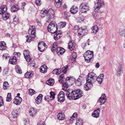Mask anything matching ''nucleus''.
<instances>
[{"mask_svg": "<svg viewBox=\"0 0 125 125\" xmlns=\"http://www.w3.org/2000/svg\"><path fill=\"white\" fill-rule=\"evenodd\" d=\"M95 73L93 72H90L87 75V77L86 78V81L90 82L93 83L94 82V79L96 76Z\"/></svg>", "mask_w": 125, "mask_h": 125, "instance_id": "obj_5", "label": "nucleus"}, {"mask_svg": "<svg viewBox=\"0 0 125 125\" xmlns=\"http://www.w3.org/2000/svg\"><path fill=\"white\" fill-rule=\"evenodd\" d=\"M75 46V44L74 42L73 41H72V40L70 41L69 42L68 44V46L69 48L71 51H72L73 50Z\"/></svg>", "mask_w": 125, "mask_h": 125, "instance_id": "obj_18", "label": "nucleus"}, {"mask_svg": "<svg viewBox=\"0 0 125 125\" xmlns=\"http://www.w3.org/2000/svg\"><path fill=\"white\" fill-rule=\"evenodd\" d=\"M57 116L58 119L60 120H63L64 118V115L62 113H59Z\"/></svg>", "mask_w": 125, "mask_h": 125, "instance_id": "obj_31", "label": "nucleus"}, {"mask_svg": "<svg viewBox=\"0 0 125 125\" xmlns=\"http://www.w3.org/2000/svg\"><path fill=\"white\" fill-rule=\"evenodd\" d=\"M24 75L25 77L30 78L33 76V72H27Z\"/></svg>", "mask_w": 125, "mask_h": 125, "instance_id": "obj_30", "label": "nucleus"}, {"mask_svg": "<svg viewBox=\"0 0 125 125\" xmlns=\"http://www.w3.org/2000/svg\"><path fill=\"white\" fill-rule=\"evenodd\" d=\"M66 24L65 22H61L58 24V26L59 28H61L64 27Z\"/></svg>", "mask_w": 125, "mask_h": 125, "instance_id": "obj_34", "label": "nucleus"}, {"mask_svg": "<svg viewBox=\"0 0 125 125\" xmlns=\"http://www.w3.org/2000/svg\"><path fill=\"white\" fill-rule=\"evenodd\" d=\"M65 93L62 91L60 92L59 93L58 96V100L60 102H63L65 100Z\"/></svg>", "mask_w": 125, "mask_h": 125, "instance_id": "obj_11", "label": "nucleus"}, {"mask_svg": "<svg viewBox=\"0 0 125 125\" xmlns=\"http://www.w3.org/2000/svg\"><path fill=\"white\" fill-rule=\"evenodd\" d=\"M74 119L73 117L72 116V117H69L68 118V120L71 123L72 122V121L73 120H74Z\"/></svg>", "mask_w": 125, "mask_h": 125, "instance_id": "obj_60", "label": "nucleus"}, {"mask_svg": "<svg viewBox=\"0 0 125 125\" xmlns=\"http://www.w3.org/2000/svg\"><path fill=\"white\" fill-rule=\"evenodd\" d=\"M20 68H18V69H16V72L18 73H22L21 70L20 69Z\"/></svg>", "mask_w": 125, "mask_h": 125, "instance_id": "obj_62", "label": "nucleus"}, {"mask_svg": "<svg viewBox=\"0 0 125 125\" xmlns=\"http://www.w3.org/2000/svg\"><path fill=\"white\" fill-rule=\"evenodd\" d=\"M14 56H13L17 58L19 57L20 55V53L19 52H15L14 53Z\"/></svg>", "mask_w": 125, "mask_h": 125, "instance_id": "obj_45", "label": "nucleus"}, {"mask_svg": "<svg viewBox=\"0 0 125 125\" xmlns=\"http://www.w3.org/2000/svg\"><path fill=\"white\" fill-rule=\"evenodd\" d=\"M60 71L61 70L60 69H55L53 70L52 73L53 74L58 75L61 73Z\"/></svg>", "mask_w": 125, "mask_h": 125, "instance_id": "obj_36", "label": "nucleus"}, {"mask_svg": "<svg viewBox=\"0 0 125 125\" xmlns=\"http://www.w3.org/2000/svg\"><path fill=\"white\" fill-rule=\"evenodd\" d=\"M4 105V102L2 97L0 96V107H1Z\"/></svg>", "mask_w": 125, "mask_h": 125, "instance_id": "obj_46", "label": "nucleus"}, {"mask_svg": "<svg viewBox=\"0 0 125 125\" xmlns=\"http://www.w3.org/2000/svg\"><path fill=\"white\" fill-rule=\"evenodd\" d=\"M29 91L28 93L29 94L31 95L35 94V92L34 90L31 89H29Z\"/></svg>", "mask_w": 125, "mask_h": 125, "instance_id": "obj_40", "label": "nucleus"}, {"mask_svg": "<svg viewBox=\"0 0 125 125\" xmlns=\"http://www.w3.org/2000/svg\"><path fill=\"white\" fill-rule=\"evenodd\" d=\"M78 7L75 5L73 6L70 9V12L73 14H75L78 11Z\"/></svg>", "mask_w": 125, "mask_h": 125, "instance_id": "obj_17", "label": "nucleus"}, {"mask_svg": "<svg viewBox=\"0 0 125 125\" xmlns=\"http://www.w3.org/2000/svg\"><path fill=\"white\" fill-rule=\"evenodd\" d=\"M104 4L102 0H98L97 2L95 3L94 8L95 11H97L100 8L104 6Z\"/></svg>", "mask_w": 125, "mask_h": 125, "instance_id": "obj_7", "label": "nucleus"}, {"mask_svg": "<svg viewBox=\"0 0 125 125\" xmlns=\"http://www.w3.org/2000/svg\"><path fill=\"white\" fill-rule=\"evenodd\" d=\"M44 99L47 101H49L50 100H52L50 95H47L45 96Z\"/></svg>", "mask_w": 125, "mask_h": 125, "instance_id": "obj_49", "label": "nucleus"}, {"mask_svg": "<svg viewBox=\"0 0 125 125\" xmlns=\"http://www.w3.org/2000/svg\"><path fill=\"white\" fill-rule=\"evenodd\" d=\"M7 10V6L6 5H2L0 8V14L5 13Z\"/></svg>", "mask_w": 125, "mask_h": 125, "instance_id": "obj_19", "label": "nucleus"}, {"mask_svg": "<svg viewBox=\"0 0 125 125\" xmlns=\"http://www.w3.org/2000/svg\"><path fill=\"white\" fill-rule=\"evenodd\" d=\"M19 10L18 6L17 5H13L11 8V11L13 12L17 11Z\"/></svg>", "mask_w": 125, "mask_h": 125, "instance_id": "obj_23", "label": "nucleus"}, {"mask_svg": "<svg viewBox=\"0 0 125 125\" xmlns=\"http://www.w3.org/2000/svg\"><path fill=\"white\" fill-rule=\"evenodd\" d=\"M98 26L96 25H95L93 26L92 28L93 32L95 34H96L98 32Z\"/></svg>", "mask_w": 125, "mask_h": 125, "instance_id": "obj_27", "label": "nucleus"}, {"mask_svg": "<svg viewBox=\"0 0 125 125\" xmlns=\"http://www.w3.org/2000/svg\"><path fill=\"white\" fill-rule=\"evenodd\" d=\"M2 14V17L4 20H6L10 16L9 13H6L5 14L4 13Z\"/></svg>", "mask_w": 125, "mask_h": 125, "instance_id": "obj_32", "label": "nucleus"}, {"mask_svg": "<svg viewBox=\"0 0 125 125\" xmlns=\"http://www.w3.org/2000/svg\"><path fill=\"white\" fill-rule=\"evenodd\" d=\"M41 13L47 16V17L48 18L49 20L53 19L54 17V11L52 9H50L47 10H46L42 11Z\"/></svg>", "mask_w": 125, "mask_h": 125, "instance_id": "obj_2", "label": "nucleus"}, {"mask_svg": "<svg viewBox=\"0 0 125 125\" xmlns=\"http://www.w3.org/2000/svg\"><path fill=\"white\" fill-rule=\"evenodd\" d=\"M35 103L37 104H39L41 102L42 100L39 99H37L36 98L35 100Z\"/></svg>", "mask_w": 125, "mask_h": 125, "instance_id": "obj_55", "label": "nucleus"}, {"mask_svg": "<svg viewBox=\"0 0 125 125\" xmlns=\"http://www.w3.org/2000/svg\"><path fill=\"white\" fill-rule=\"evenodd\" d=\"M119 34L121 36L125 37V29H123L120 30Z\"/></svg>", "mask_w": 125, "mask_h": 125, "instance_id": "obj_33", "label": "nucleus"}, {"mask_svg": "<svg viewBox=\"0 0 125 125\" xmlns=\"http://www.w3.org/2000/svg\"><path fill=\"white\" fill-rule=\"evenodd\" d=\"M12 114L13 117L14 118L15 117H17L18 116V114L14 112H12Z\"/></svg>", "mask_w": 125, "mask_h": 125, "instance_id": "obj_51", "label": "nucleus"}, {"mask_svg": "<svg viewBox=\"0 0 125 125\" xmlns=\"http://www.w3.org/2000/svg\"><path fill=\"white\" fill-rule=\"evenodd\" d=\"M106 99L105 94H102L98 100V101L100 103V104L101 105L104 104L106 102Z\"/></svg>", "mask_w": 125, "mask_h": 125, "instance_id": "obj_12", "label": "nucleus"}, {"mask_svg": "<svg viewBox=\"0 0 125 125\" xmlns=\"http://www.w3.org/2000/svg\"><path fill=\"white\" fill-rule=\"evenodd\" d=\"M84 86V89L86 91H88L90 89L91 87L92 86V83L90 82H87Z\"/></svg>", "mask_w": 125, "mask_h": 125, "instance_id": "obj_15", "label": "nucleus"}, {"mask_svg": "<svg viewBox=\"0 0 125 125\" xmlns=\"http://www.w3.org/2000/svg\"><path fill=\"white\" fill-rule=\"evenodd\" d=\"M62 0H55L54 4L57 8H59L60 7Z\"/></svg>", "mask_w": 125, "mask_h": 125, "instance_id": "obj_22", "label": "nucleus"}, {"mask_svg": "<svg viewBox=\"0 0 125 125\" xmlns=\"http://www.w3.org/2000/svg\"><path fill=\"white\" fill-rule=\"evenodd\" d=\"M7 48L6 44L4 42H0V50L3 51L6 50Z\"/></svg>", "mask_w": 125, "mask_h": 125, "instance_id": "obj_16", "label": "nucleus"}, {"mask_svg": "<svg viewBox=\"0 0 125 125\" xmlns=\"http://www.w3.org/2000/svg\"><path fill=\"white\" fill-rule=\"evenodd\" d=\"M88 31L86 29H83V32L81 33V35L82 36L85 35L87 32Z\"/></svg>", "mask_w": 125, "mask_h": 125, "instance_id": "obj_41", "label": "nucleus"}, {"mask_svg": "<svg viewBox=\"0 0 125 125\" xmlns=\"http://www.w3.org/2000/svg\"><path fill=\"white\" fill-rule=\"evenodd\" d=\"M62 36V35L60 33H56L55 34L54 36V39L55 40H57L59 39Z\"/></svg>", "mask_w": 125, "mask_h": 125, "instance_id": "obj_35", "label": "nucleus"}, {"mask_svg": "<svg viewBox=\"0 0 125 125\" xmlns=\"http://www.w3.org/2000/svg\"><path fill=\"white\" fill-rule=\"evenodd\" d=\"M38 49L39 51L41 52L44 51L47 48L45 43L43 42H39L38 43Z\"/></svg>", "mask_w": 125, "mask_h": 125, "instance_id": "obj_10", "label": "nucleus"}, {"mask_svg": "<svg viewBox=\"0 0 125 125\" xmlns=\"http://www.w3.org/2000/svg\"><path fill=\"white\" fill-rule=\"evenodd\" d=\"M24 57L27 56L29 55V52L28 50H25L23 53Z\"/></svg>", "mask_w": 125, "mask_h": 125, "instance_id": "obj_48", "label": "nucleus"}, {"mask_svg": "<svg viewBox=\"0 0 125 125\" xmlns=\"http://www.w3.org/2000/svg\"><path fill=\"white\" fill-rule=\"evenodd\" d=\"M26 37L28 39H27L26 40V41L27 42H30L31 41H32V39H31H31H30V40H29V39L30 38V36H28V35H27L26 36Z\"/></svg>", "mask_w": 125, "mask_h": 125, "instance_id": "obj_61", "label": "nucleus"}, {"mask_svg": "<svg viewBox=\"0 0 125 125\" xmlns=\"http://www.w3.org/2000/svg\"><path fill=\"white\" fill-rule=\"evenodd\" d=\"M36 110L34 108H31L29 111V113L30 116H33L36 114Z\"/></svg>", "mask_w": 125, "mask_h": 125, "instance_id": "obj_28", "label": "nucleus"}, {"mask_svg": "<svg viewBox=\"0 0 125 125\" xmlns=\"http://www.w3.org/2000/svg\"><path fill=\"white\" fill-rule=\"evenodd\" d=\"M47 66L45 65L41 66L40 69V72L43 73H44L46 72L47 70Z\"/></svg>", "mask_w": 125, "mask_h": 125, "instance_id": "obj_24", "label": "nucleus"}, {"mask_svg": "<svg viewBox=\"0 0 125 125\" xmlns=\"http://www.w3.org/2000/svg\"><path fill=\"white\" fill-rule=\"evenodd\" d=\"M89 7L87 4L83 3L80 6V11L82 13H86V11L89 10Z\"/></svg>", "mask_w": 125, "mask_h": 125, "instance_id": "obj_6", "label": "nucleus"}, {"mask_svg": "<svg viewBox=\"0 0 125 125\" xmlns=\"http://www.w3.org/2000/svg\"><path fill=\"white\" fill-rule=\"evenodd\" d=\"M74 100H76L82 96L83 95L81 90L80 89L73 91Z\"/></svg>", "mask_w": 125, "mask_h": 125, "instance_id": "obj_9", "label": "nucleus"}, {"mask_svg": "<svg viewBox=\"0 0 125 125\" xmlns=\"http://www.w3.org/2000/svg\"><path fill=\"white\" fill-rule=\"evenodd\" d=\"M26 3L25 2H23L22 3V5L21 7V9L22 10H23L24 8L26 5Z\"/></svg>", "mask_w": 125, "mask_h": 125, "instance_id": "obj_58", "label": "nucleus"}, {"mask_svg": "<svg viewBox=\"0 0 125 125\" xmlns=\"http://www.w3.org/2000/svg\"><path fill=\"white\" fill-rule=\"evenodd\" d=\"M8 83L7 82L4 83L3 84V88L4 89H6L7 87H8Z\"/></svg>", "mask_w": 125, "mask_h": 125, "instance_id": "obj_42", "label": "nucleus"}, {"mask_svg": "<svg viewBox=\"0 0 125 125\" xmlns=\"http://www.w3.org/2000/svg\"><path fill=\"white\" fill-rule=\"evenodd\" d=\"M68 68V65H67L65 67H64L62 69V71L64 73H66L67 72V69Z\"/></svg>", "mask_w": 125, "mask_h": 125, "instance_id": "obj_44", "label": "nucleus"}, {"mask_svg": "<svg viewBox=\"0 0 125 125\" xmlns=\"http://www.w3.org/2000/svg\"><path fill=\"white\" fill-rule=\"evenodd\" d=\"M58 29L57 25L55 22L53 21L51 22L47 27L48 31L53 33L56 32Z\"/></svg>", "mask_w": 125, "mask_h": 125, "instance_id": "obj_3", "label": "nucleus"}, {"mask_svg": "<svg viewBox=\"0 0 125 125\" xmlns=\"http://www.w3.org/2000/svg\"><path fill=\"white\" fill-rule=\"evenodd\" d=\"M57 48L56 46V43L54 42L52 45L51 50L52 52H53L54 51H55V50H56L57 49Z\"/></svg>", "mask_w": 125, "mask_h": 125, "instance_id": "obj_38", "label": "nucleus"}, {"mask_svg": "<svg viewBox=\"0 0 125 125\" xmlns=\"http://www.w3.org/2000/svg\"><path fill=\"white\" fill-rule=\"evenodd\" d=\"M104 77V75L103 73L99 75L98 77L100 78L101 79H102L103 80Z\"/></svg>", "mask_w": 125, "mask_h": 125, "instance_id": "obj_59", "label": "nucleus"}, {"mask_svg": "<svg viewBox=\"0 0 125 125\" xmlns=\"http://www.w3.org/2000/svg\"><path fill=\"white\" fill-rule=\"evenodd\" d=\"M100 110L101 109L100 108H98L97 109L94 110L92 114V116L94 118H98L99 117Z\"/></svg>", "mask_w": 125, "mask_h": 125, "instance_id": "obj_13", "label": "nucleus"}, {"mask_svg": "<svg viewBox=\"0 0 125 125\" xmlns=\"http://www.w3.org/2000/svg\"><path fill=\"white\" fill-rule=\"evenodd\" d=\"M83 29L82 28H80L78 30V32L79 35H81V33H82Z\"/></svg>", "mask_w": 125, "mask_h": 125, "instance_id": "obj_53", "label": "nucleus"}, {"mask_svg": "<svg viewBox=\"0 0 125 125\" xmlns=\"http://www.w3.org/2000/svg\"><path fill=\"white\" fill-rule=\"evenodd\" d=\"M24 57L27 61L30 62L31 60V58L29 55Z\"/></svg>", "mask_w": 125, "mask_h": 125, "instance_id": "obj_47", "label": "nucleus"}, {"mask_svg": "<svg viewBox=\"0 0 125 125\" xmlns=\"http://www.w3.org/2000/svg\"><path fill=\"white\" fill-rule=\"evenodd\" d=\"M64 74H61L59 77V82L60 83L62 84V89L63 90L65 91V93L66 94L67 98L69 100L74 99V95L73 91L72 90L68 89L67 90V88H68V87L71 85L70 82L72 81L71 79L72 78L68 77L66 78L65 82H63V81L64 79Z\"/></svg>", "mask_w": 125, "mask_h": 125, "instance_id": "obj_1", "label": "nucleus"}, {"mask_svg": "<svg viewBox=\"0 0 125 125\" xmlns=\"http://www.w3.org/2000/svg\"><path fill=\"white\" fill-rule=\"evenodd\" d=\"M50 96L52 100L54 98V96L55 94L54 92H51L50 93Z\"/></svg>", "mask_w": 125, "mask_h": 125, "instance_id": "obj_43", "label": "nucleus"}, {"mask_svg": "<svg viewBox=\"0 0 125 125\" xmlns=\"http://www.w3.org/2000/svg\"><path fill=\"white\" fill-rule=\"evenodd\" d=\"M122 65H119L117 69V74L118 76L121 75V74L122 71Z\"/></svg>", "mask_w": 125, "mask_h": 125, "instance_id": "obj_26", "label": "nucleus"}, {"mask_svg": "<svg viewBox=\"0 0 125 125\" xmlns=\"http://www.w3.org/2000/svg\"><path fill=\"white\" fill-rule=\"evenodd\" d=\"M46 83L49 85H52L54 83V80L53 79H50L46 82Z\"/></svg>", "mask_w": 125, "mask_h": 125, "instance_id": "obj_29", "label": "nucleus"}, {"mask_svg": "<svg viewBox=\"0 0 125 125\" xmlns=\"http://www.w3.org/2000/svg\"><path fill=\"white\" fill-rule=\"evenodd\" d=\"M83 78L80 77L77 80L75 81L76 85L77 86H79L81 84V82L82 81V80Z\"/></svg>", "mask_w": 125, "mask_h": 125, "instance_id": "obj_25", "label": "nucleus"}, {"mask_svg": "<svg viewBox=\"0 0 125 125\" xmlns=\"http://www.w3.org/2000/svg\"><path fill=\"white\" fill-rule=\"evenodd\" d=\"M42 95L41 94H39L38 96L37 97V99H39L42 100Z\"/></svg>", "mask_w": 125, "mask_h": 125, "instance_id": "obj_57", "label": "nucleus"}, {"mask_svg": "<svg viewBox=\"0 0 125 125\" xmlns=\"http://www.w3.org/2000/svg\"><path fill=\"white\" fill-rule=\"evenodd\" d=\"M35 2L37 5L40 6L41 4V0H36Z\"/></svg>", "mask_w": 125, "mask_h": 125, "instance_id": "obj_56", "label": "nucleus"}, {"mask_svg": "<svg viewBox=\"0 0 125 125\" xmlns=\"http://www.w3.org/2000/svg\"><path fill=\"white\" fill-rule=\"evenodd\" d=\"M9 55L7 53L4 54H3L2 57L3 59L5 58V59H7L8 57H9Z\"/></svg>", "mask_w": 125, "mask_h": 125, "instance_id": "obj_52", "label": "nucleus"}, {"mask_svg": "<svg viewBox=\"0 0 125 125\" xmlns=\"http://www.w3.org/2000/svg\"><path fill=\"white\" fill-rule=\"evenodd\" d=\"M17 59L13 56L10 57L9 60V62L12 64H16L17 62Z\"/></svg>", "mask_w": 125, "mask_h": 125, "instance_id": "obj_21", "label": "nucleus"}, {"mask_svg": "<svg viewBox=\"0 0 125 125\" xmlns=\"http://www.w3.org/2000/svg\"><path fill=\"white\" fill-rule=\"evenodd\" d=\"M23 122L25 125H27L28 123L29 122L28 120L24 119L23 121Z\"/></svg>", "mask_w": 125, "mask_h": 125, "instance_id": "obj_64", "label": "nucleus"}, {"mask_svg": "<svg viewBox=\"0 0 125 125\" xmlns=\"http://www.w3.org/2000/svg\"><path fill=\"white\" fill-rule=\"evenodd\" d=\"M96 80L97 81L99 84H101L102 83V82L103 81V80L101 79L100 78L97 77L96 79Z\"/></svg>", "mask_w": 125, "mask_h": 125, "instance_id": "obj_54", "label": "nucleus"}, {"mask_svg": "<svg viewBox=\"0 0 125 125\" xmlns=\"http://www.w3.org/2000/svg\"><path fill=\"white\" fill-rule=\"evenodd\" d=\"M65 52V50L63 48L58 47L56 49V52L58 55H60L63 54Z\"/></svg>", "mask_w": 125, "mask_h": 125, "instance_id": "obj_20", "label": "nucleus"}, {"mask_svg": "<svg viewBox=\"0 0 125 125\" xmlns=\"http://www.w3.org/2000/svg\"><path fill=\"white\" fill-rule=\"evenodd\" d=\"M76 125H83V121L81 119L77 118L76 123Z\"/></svg>", "mask_w": 125, "mask_h": 125, "instance_id": "obj_37", "label": "nucleus"}, {"mask_svg": "<svg viewBox=\"0 0 125 125\" xmlns=\"http://www.w3.org/2000/svg\"><path fill=\"white\" fill-rule=\"evenodd\" d=\"M28 33L30 34L31 40V38H34L35 37L36 35L35 29L33 26H31L28 30Z\"/></svg>", "mask_w": 125, "mask_h": 125, "instance_id": "obj_8", "label": "nucleus"}, {"mask_svg": "<svg viewBox=\"0 0 125 125\" xmlns=\"http://www.w3.org/2000/svg\"><path fill=\"white\" fill-rule=\"evenodd\" d=\"M77 55L76 52H74L72 53V58L74 59V60H73L74 61Z\"/></svg>", "mask_w": 125, "mask_h": 125, "instance_id": "obj_50", "label": "nucleus"}, {"mask_svg": "<svg viewBox=\"0 0 125 125\" xmlns=\"http://www.w3.org/2000/svg\"><path fill=\"white\" fill-rule=\"evenodd\" d=\"M37 125H45L44 122L42 121L39 122L37 124Z\"/></svg>", "mask_w": 125, "mask_h": 125, "instance_id": "obj_63", "label": "nucleus"}, {"mask_svg": "<svg viewBox=\"0 0 125 125\" xmlns=\"http://www.w3.org/2000/svg\"><path fill=\"white\" fill-rule=\"evenodd\" d=\"M11 99V94L10 93H8L6 101H10Z\"/></svg>", "mask_w": 125, "mask_h": 125, "instance_id": "obj_39", "label": "nucleus"}, {"mask_svg": "<svg viewBox=\"0 0 125 125\" xmlns=\"http://www.w3.org/2000/svg\"><path fill=\"white\" fill-rule=\"evenodd\" d=\"M83 56L85 61L86 62H89L94 56V52L92 51H87L84 53Z\"/></svg>", "mask_w": 125, "mask_h": 125, "instance_id": "obj_4", "label": "nucleus"}, {"mask_svg": "<svg viewBox=\"0 0 125 125\" xmlns=\"http://www.w3.org/2000/svg\"><path fill=\"white\" fill-rule=\"evenodd\" d=\"M22 100V98L20 97L16 96L14 99L13 102L16 105H19Z\"/></svg>", "mask_w": 125, "mask_h": 125, "instance_id": "obj_14", "label": "nucleus"}]
</instances>
